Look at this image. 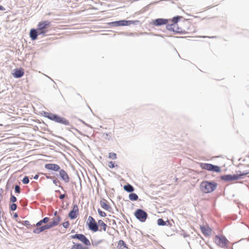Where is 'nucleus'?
<instances>
[{
    "instance_id": "nucleus-1",
    "label": "nucleus",
    "mask_w": 249,
    "mask_h": 249,
    "mask_svg": "<svg viewBox=\"0 0 249 249\" xmlns=\"http://www.w3.org/2000/svg\"><path fill=\"white\" fill-rule=\"evenodd\" d=\"M71 239H76L81 242L83 245L80 243H73L70 249H89L91 246V243L89 239L82 233H76L70 236Z\"/></svg>"
},
{
    "instance_id": "nucleus-2",
    "label": "nucleus",
    "mask_w": 249,
    "mask_h": 249,
    "mask_svg": "<svg viewBox=\"0 0 249 249\" xmlns=\"http://www.w3.org/2000/svg\"><path fill=\"white\" fill-rule=\"evenodd\" d=\"M175 30L176 33H182L184 34H192L196 32V28L195 26V24L190 22H187L185 24L184 29L177 28H175Z\"/></svg>"
},
{
    "instance_id": "nucleus-3",
    "label": "nucleus",
    "mask_w": 249,
    "mask_h": 249,
    "mask_svg": "<svg viewBox=\"0 0 249 249\" xmlns=\"http://www.w3.org/2000/svg\"><path fill=\"white\" fill-rule=\"evenodd\" d=\"M216 186L217 184L215 182L204 181L201 183L200 189L203 193H210L214 191Z\"/></svg>"
},
{
    "instance_id": "nucleus-4",
    "label": "nucleus",
    "mask_w": 249,
    "mask_h": 249,
    "mask_svg": "<svg viewBox=\"0 0 249 249\" xmlns=\"http://www.w3.org/2000/svg\"><path fill=\"white\" fill-rule=\"evenodd\" d=\"M248 174H249V171L245 172L238 171L235 175H227L223 176L221 177V178L225 181L235 180L243 178V176L247 175Z\"/></svg>"
},
{
    "instance_id": "nucleus-5",
    "label": "nucleus",
    "mask_w": 249,
    "mask_h": 249,
    "mask_svg": "<svg viewBox=\"0 0 249 249\" xmlns=\"http://www.w3.org/2000/svg\"><path fill=\"white\" fill-rule=\"evenodd\" d=\"M51 26V22L48 20L39 22L37 25V30L38 35L44 34L48 31V29Z\"/></svg>"
},
{
    "instance_id": "nucleus-6",
    "label": "nucleus",
    "mask_w": 249,
    "mask_h": 249,
    "mask_svg": "<svg viewBox=\"0 0 249 249\" xmlns=\"http://www.w3.org/2000/svg\"><path fill=\"white\" fill-rule=\"evenodd\" d=\"M46 117L50 120L53 121L55 122L60 123L66 125H68L70 124V123L68 120L64 118L61 117L53 113H48Z\"/></svg>"
},
{
    "instance_id": "nucleus-7",
    "label": "nucleus",
    "mask_w": 249,
    "mask_h": 249,
    "mask_svg": "<svg viewBox=\"0 0 249 249\" xmlns=\"http://www.w3.org/2000/svg\"><path fill=\"white\" fill-rule=\"evenodd\" d=\"M214 241L218 246L222 248L227 247L229 242L223 235H216L214 238Z\"/></svg>"
},
{
    "instance_id": "nucleus-8",
    "label": "nucleus",
    "mask_w": 249,
    "mask_h": 249,
    "mask_svg": "<svg viewBox=\"0 0 249 249\" xmlns=\"http://www.w3.org/2000/svg\"><path fill=\"white\" fill-rule=\"evenodd\" d=\"M87 224L89 230L95 232L98 231L99 228L98 226V222L91 216H89L87 222Z\"/></svg>"
},
{
    "instance_id": "nucleus-9",
    "label": "nucleus",
    "mask_w": 249,
    "mask_h": 249,
    "mask_svg": "<svg viewBox=\"0 0 249 249\" xmlns=\"http://www.w3.org/2000/svg\"><path fill=\"white\" fill-rule=\"evenodd\" d=\"M200 166L203 169H205L210 171H213L217 173L221 171L220 168L219 166L213 165L210 163H201L200 164Z\"/></svg>"
},
{
    "instance_id": "nucleus-10",
    "label": "nucleus",
    "mask_w": 249,
    "mask_h": 249,
    "mask_svg": "<svg viewBox=\"0 0 249 249\" xmlns=\"http://www.w3.org/2000/svg\"><path fill=\"white\" fill-rule=\"evenodd\" d=\"M181 18V17L180 16H177L174 17L171 20L172 23L170 24L168 23V24L166 25V29L168 31H173V32L176 33L175 28H178L177 26V23L179 21V19H180Z\"/></svg>"
},
{
    "instance_id": "nucleus-11",
    "label": "nucleus",
    "mask_w": 249,
    "mask_h": 249,
    "mask_svg": "<svg viewBox=\"0 0 249 249\" xmlns=\"http://www.w3.org/2000/svg\"><path fill=\"white\" fill-rule=\"evenodd\" d=\"M134 214L138 219H139L141 222H142L145 221L147 217V213L141 209H138L135 212Z\"/></svg>"
},
{
    "instance_id": "nucleus-12",
    "label": "nucleus",
    "mask_w": 249,
    "mask_h": 249,
    "mask_svg": "<svg viewBox=\"0 0 249 249\" xmlns=\"http://www.w3.org/2000/svg\"><path fill=\"white\" fill-rule=\"evenodd\" d=\"M200 229L202 233L205 236H210L212 234L213 231L212 229L208 225H200Z\"/></svg>"
},
{
    "instance_id": "nucleus-13",
    "label": "nucleus",
    "mask_w": 249,
    "mask_h": 249,
    "mask_svg": "<svg viewBox=\"0 0 249 249\" xmlns=\"http://www.w3.org/2000/svg\"><path fill=\"white\" fill-rule=\"evenodd\" d=\"M78 212L79 209L78 206L76 204L73 205L72 210L69 213V217L71 219L76 218L78 214Z\"/></svg>"
},
{
    "instance_id": "nucleus-14",
    "label": "nucleus",
    "mask_w": 249,
    "mask_h": 249,
    "mask_svg": "<svg viewBox=\"0 0 249 249\" xmlns=\"http://www.w3.org/2000/svg\"><path fill=\"white\" fill-rule=\"evenodd\" d=\"M52 228H53L52 225L50 223L49 224L42 226L40 227H38L35 228L33 231V232L34 233L39 234L40 232L44 231L45 230H49Z\"/></svg>"
},
{
    "instance_id": "nucleus-15",
    "label": "nucleus",
    "mask_w": 249,
    "mask_h": 249,
    "mask_svg": "<svg viewBox=\"0 0 249 249\" xmlns=\"http://www.w3.org/2000/svg\"><path fill=\"white\" fill-rule=\"evenodd\" d=\"M100 205L103 209L107 211H110L111 209V207L110 206L109 202L104 198L101 199L100 201Z\"/></svg>"
},
{
    "instance_id": "nucleus-16",
    "label": "nucleus",
    "mask_w": 249,
    "mask_h": 249,
    "mask_svg": "<svg viewBox=\"0 0 249 249\" xmlns=\"http://www.w3.org/2000/svg\"><path fill=\"white\" fill-rule=\"evenodd\" d=\"M170 20L163 18H158L153 21V24L155 26H160L162 25H166Z\"/></svg>"
},
{
    "instance_id": "nucleus-17",
    "label": "nucleus",
    "mask_w": 249,
    "mask_h": 249,
    "mask_svg": "<svg viewBox=\"0 0 249 249\" xmlns=\"http://www.w3.org/2000/svg\"><path fill=\"white\" fill-rule=\"evenodd\" d=\"M45 168L49 170L58 171L60 169V166L54 163H47L45 165Z\"/></svg>"
},
{
    "instance_id": "nucleus-18",
    "label": "nucleus",
    "mask_w": 249,
    "mask_h": 249,
    "mask_svg": "<svg viewBox=\"0 0 249 249\" xmlns=\"http://www.w3.org/2000/svg\"><path fill=\"white\" fill-rule=\"evenodd\" d=\"M58 171H59V175L61 178L65 182H68L70 181V178L67 172L63 169H60Z\"/></svg>"
},
{
    "instance_id": "nucleus-19",
    "label": "nucleus",
    "mask_w": 249,
    "mask_h": 249,
    "mask_svg": "<svg viewBox=\"0 0 249 249\" xmlns=\"http://www.w3.org/2000/svg\"><path fill=\"white\" fill-rule=\"evenodd\" d=\"M136 22H138V21H136ZM135 22V21L133 22L130 20H120L118 21L113 22L112 23L117 26H127L130 25L132 23H134Z\"/></svg>"
},
{
    "instance_id": "nucleus-20",
    "label": "nucleus",
    "mask_w": 249,
    "mask_h": 249,
    "mask_svg": "<svg viewBox=\"0 0 249 249\" xmlns=\"http://www.w3.org/2000/svg\"><path fill=\"white\" fill-rule=\"evenodd\" d=\"M98 228H99L98 231H106L107 227V225L102 220L98 221Z\"/></svg>"
},
{
    "instance_id": "nucleus-21",
    "label": "nucleus",
    "mask_w": 249,
    "mask_h": 249,
    "mask_svg": "<svg viewBox=\"0 0 249 249\" xmlns=\"http://www.w3.org/2000/svg\"><path fill=\"white\" fill-rule=\"evenodd\" d=\"M24 72L22 69H17L15 70L13 75L15 78H20L24 75Z\"/></svg>"
},
{
    "instance_id": "nucleus-22",
    "label": "nucleus",
    "mask_w": 249,
    "mask_h": 249,
    "mask_svg": "<svg viewBox=\"0 0 249 249\" xmlns=\"http://www.w3.org/2000/svg\"><path fill=\"white\" fill-rule=\"evenodd\" d=\"M61 220V218L60 216L54 217L52 219V221L50 223L52 225V227H54L58 225Z\"/></svg>"
},
{
    "instance_id": "nucleus-23",
    "label": "nucleus",
    "mask_w": 249,
    "mask_h": 249,
    "mask_svg": "<svg viewBox=\"0 0 249 249\" xmlns=\"http://www.w3.org/2000/svg\"><path fill=\"white\" fill-rule=\"evenodd\" d=\"M38 31L35 29H32L30 32V36L32 40H34L37 38Z\"/></svg>"
},
{
    "instance_id": "nucleus-24",
    "label": "nucleus",
    "mask_w": 249,
    "mask_h": 249,
    "mask_svg": "<svg viewBox=\"0 0 249 249\" xmlns=\"http://www.w3.org/2000/svg\"><path fill=\"white\" fill-rule=\"evenodd\" d=\"M49 221V218L48 217H46L44 218L43 219L40 220L38 221L36 225L37 227H39L41 226L43 223H47Z\"/></svg>"
},
{
    "instance_id": "nucleus-25",
    "label": "nucleus",
    "mask_w": 249,
    "mask_h": 249,
    "mask_svg": "<svg viewBox=\"0 0 249 249\" xmlns=\"http://www.w3.org/2000/svg\"><path fill=\"white\" fill-rule=\"evenodd\" d=\"M125 191L128 192H132L134 191V188L130 184H128L124 186Z\"/></svg>"
},
{
    "instance_id": "nucleus-26",
    "label": "nucleus",
    "mask_w": 249,
    "mask_h": 249,
    "mask_svg": "<svg viewBox=\"0 0 249 249\" xmlns=\"http://www.w3.org/2000/svg\"><path fill=\"white\" fill-rule=\"evenodd\" d=\"M129 198L132 201H136L138 199V196L135 193H131L129 195Z\"/></svg>"
},
{
    "instance_id": "nucleus-27",
    "label": "nucleus",
    "mask_w": 249,
    "mask_h": 249,
    "mask_svg": "<svg viewBox=\"0 0 249 249\" xmlns=\"http://www.w3.org/2000/svg\"><path fill=\"white\" fill-rule=\"evenodd\" d=\"M157 223L160 226H165L166 225L165 222L161 218H160L157 220Z\"/></svg>"
},
{
    "instance_id": "nucleus-28",
    "label": "nucleus",
    "mask_w": 249,
    "mask_h": 249,
    "mask_svg": "<svg viewBox=\"0 0 249 249\" xmlns=\"http://www.w3.org/2000/svg\"><path fill=\"white\" fill-rule=\"evenodd\" d=\"M108 158L115 160L117 159V155L114 153H109L108 154Z\"/></svg>"
},
{
    "instance_id": "nucleus-29",
    "label": "nucleus",
    "mask_w": 249,
    "mask_h": 249,
    "mask_svg": "<svg viewBox=\"0 0 249 249\" xmlns=\"http://www.w3.org/2000/svg\"><path fill=\"white\" fill-rule=\"evenodd\" d=\"M118 246L120 248H121L122 246H123L124 248H126V244H125V242L123 240H119V241L118 242Z\"/></svg>"
},
{
    "instance_id": "nucleus-30",
    "label": "nucleus",
    "mask_w": 249,
    "mask_h": 249,
    "mask_svg": "<svg viewBox=\"0 0 249 249\" xmlns=\"http://www.w3.org/2000/svg\"><path fill=\"white\" fill-rule=\"evenodd\" d=\"M98 212L99 214V215L101 216H102V217H106L107 216V214L105 212L101 211L100 209H99L98 210Z\"/></svg>"
},
{
    "instance_id": "nucleus-31",
    "label": "nucleus",
    "mask_w": 249,
    "mask_h": 249,
    "mask_svg": "<svg viewBox=\"0 0 249 249\" xmlns=\"http://www.w3.org/2000/svg\"><path fill=\"white\" fill-rule=\"evenodd\" d=\"M108 166L110 168H113L117 165H115V163L113 161H109L108 162Z\"/></svg>"
},
{
    "instance_id": "nucleus-32",
    "label": "nucleus",
    "mask_w": 249,
    "mask_h": 249,
    "mask_svg": "<svg viewBox=\"0 0 249 249\" xmlns=\"http://www.w3.org/2000/svg\"><path fill=\"white\" fill-rule=\"evenodd\" d=\"M64 228L67 229L70 226V222L68 221H65L62 223Z\"/></svg>"
},
{
    "instance_id": "nucleus-33",
    "label": "nucleus",
    "mask_w": 249,
    "mask_h": 249,
    "mask_svg": "<svg viewBox=\"0 0 249 249\" xmlns=\"http://www.w3.org/2000/svg\"><path fill=\"white\" fill-rule=\"evenodd\" d=\"M29 180L27 177H25L22 179V182L23 184H27L29 183Z\"/></svg>"
},
{
    "instance_id": "nucleus-34",
    "label": "nucleus",
    "mask_w": 249,
    "mask_h": 249,
    "mask_svg": "<svg viewBox=\"0 0 249 249\" xmlns=\"http://www.w3.org/2000/svg\"><path fill=\"white\" fill-rule=\"evenodd\" d=\"M10 209L12 211H15L17 209V205L16 204L13 203L10 206Z\"/></svg>"
},
{
    "instance_id": "nucleus-35",
    "label": "nucleus",
    "mask_w": 249,
    "mask_h": 249,
    "mask_svg": "<svg viewBox=\"0 0 249 249\" xmlns=\"http://www.w3.org/2000/svg\"><path fill=\"white\" fill-rule=\"evenodd\" d=\"M10 201L12 202H15L17 201V198L15 196L11 195V198H10Z\"/></svg>"
},
{
    "instance_id": "nucleus-36",
    "label": "nucleus",
    "mask_w": 249,
    "mask_h": 249,
    "mask_svg": "<svg viewBox=\"0 0 249 249\" xmlns=\"http://www.w3.org/2000/svg\"><path fill=\"white\" fill-rule=\"evenodd\" d=\"M15 192L17 193H20V187L18 185L15 186Z\"/></svg>"
},
{
    "instance_id": "nucleus-37",
    "label": "nucleus",
    "mask_w": 249,
    "mask_h": 249,
    "mask_svg": "<svg viewBox=\"0 0 249 249\" xmlns=\"http://www.w3.org/2000/svg\"><path fill=\"white\" fill-rule=\"evenodd\" d=\"M22 224L24 225H26V226H30V223L29 221L28 220H26V221H23Z\"/></svg>"
},
{
    "instance_id": "nucleus-38",
    "label": "nucleus",
    "mask_w": 249,
    "mask_h": 249,
    "mask_svg": "<svg viewBox=\"0 0 249 249\" xmlns=\"http://www.w3.org/2000/svg\"><path fill=\"white\" fill-rule=\"evenodd\" d=\"M65 195H64V194L61 195L59 196V198L61 199H63L65 197Z\"/></svg>"
},
{
    "instance_id": "nucleus-39",
    "label": "nucleus",
    "mask_w": 249,
    "mask_h": 249,
    "mask_svg": "<svg viewBox=\"0 0 249 249\" xmlns=\"http://www.w3.org/2000/svg\"><path fill=\"white\" fill-rule=\"evenodd\" d=\"M0 10L4 11L5 10V8L1 5H0Z\"/></svg>"
},
{
    "instance_id": "nucleus-40",
    "label": "nucleus",
    "mask_w": 249,
    "mask_h": 249,
    "mask_svg": "<svg viewBox=\"0 0 249 249\" xmlns=\"http://www.w3.org/2000/svg\"><path fill=\"white\" fill-rule=\"evenodd\" d=\"M54 217H56V216H60L59 215H57V211H55V212L54 213Z\"/></svg>"
},
{
    "instance_id": "nucleus-41",
    "label": "nucleus",
    "mask_w": 249,
    "mask_h": 249,
    "mask_svg": "<svg viewBox=\"0 0 249 249\" xmlns=\"http://www.w3.org/2000/svg\"><path fill=\"white\" fill-rule=\"evenodd\" d=\"M38 178V176L37 175H36L35 177H34V178L36 179H37V178Z\"/></svg>"
},
{
    "instance_id": "nucleus-42",
    "label": "nucleus",
    "mask_w": 249,
    "mask_h": 249,
    "mask_svg": "<svg viewBox=\"0 0 249 249\" xmlns=\"http://www.w3.org/2000/svg\"><path fill=\"white\" fill-rule=\"evenodd\" d=\"M46 178H52V177H51V176H46Z\"/></svg>"
},
{
    "instance_id": "nucleus-43",
    "label": "nucleus",
    "mask_w": 249,
    "mask_h": 249,
    "mask_svg": "<svg viewBox=\"0 0 249 249\" xmlns=\"http://www.w3.org/2000/svg\"><path fill=\"white\" fill-rule=\"evenodd\" d=\"M53 183H54V184H56V180L55 179V180H53Z\"/></svg>"
},
{
    "instance_id": "nucleus-44",
    "label": "nucleus",
    "mask_w": 249,
    "mask_h": 249,
    "mask_svg": "<svg viewBox=\"0 0 249 249\" xmlns=\"http://www.w3.org/2000/svg\"><path fill=\"white\" fill-rule=\"evenodd\" d=\"M14 216H15V217H17V216H18V214H17V213H15V214H14Z\"/></svg>"
},
{
    "instance_id": "nucleus-45",
    "label": "nucleus",
    "mask_w": 249,
    "mask_h": 249,
    "mask_svg": "<svg viewBox=\"0 0 249 249\" xmlns=\"http://www.w3.org/2000/svg\"><path fill=\"white\" fill-rule=\"evenodd\" d=\"M75 231L74 230H72L71 231V233H73Z\"/></svg>"
}]
</instances>
